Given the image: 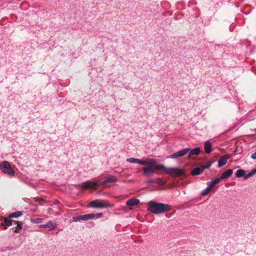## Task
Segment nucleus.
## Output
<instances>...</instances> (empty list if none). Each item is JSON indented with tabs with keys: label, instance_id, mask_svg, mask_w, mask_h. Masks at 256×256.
<instances>
[{
	"label": "nucleus",
	"instance_id": "obj_1",
	"mask_svg": "<svg viewBox=\"0 0 256 256\" xmlns=\"http://www.w3.org/2000/svg\"><path fill=\"white\" fill-rule=\"evenodd\" d=\"M147 210L149 212L154 214H160L169 211L171 208V206L164 204L161 202H158L154 201H150L147 204Z\"/></svg>",
	"mask_w": 256,
	"mask_h": 256
},
{
	"label": "nucleus",
	"instance_id": "obj_2",
	"mask_svg": "<svg viewBox=\"0 0 256 256\" xmlns=\"http://www.w3.org/2000/svg\"><path fill=\"white\" fill-rule=\"evenodd\" d=\"M152 162V164H148L150 166L148 167H145L143 168V172L144 174L148 176H150L153 174L155 171L154 170H162L164 168V165L162 164L154 165V161L152 160H150Z\"/></svg>",
	"mask_w": 256,
	"mask_h": 256
},
{
	"label": "nucleus",
	"instance_id": "obj_3",
	"mask_svg": "<svg viewBox=\"0 0 256 256\" xmlns=\"http://www.w3.org/2000/svg\"><path fill=\"white\" fill-rule=\"evenodd\" d=\"M162 170H163L165 174L172 176H180L184 174V170L178 168H166L164 166V168Z\"/></svg>",
	"mask_w": 256,
	"mask_h": 256
},
{
	"label": "nucleus",
	"instance_id": "obj_4",
	"mask_svg": "<svg viewBox=\"0 0 256 256\" xmlns=\"http://www.w3.org/2000/svg\"><path fill=\"white\" fill-rule=\"evenodd\" d=\"M0 170L3 173L7 174L10 176H13L15 174V172L12 168L8 161H4L0 163Z\"/></svg>",
	"mask_w": 256,
	"mask_h": 256
},
{
	"label": "nucleus",
	"instance_id": "obj_5",
	"mask_svg": "<svg viewBox=\"0 0 256 256\" xmlns=\"http://www.w3.org/2000/svg\"><path fill=\"white\" fill-rule=\"evenodd\" d=\"M89 206L92 208H112L113 206V205L108 204L105 200H98L91 201L89 204Z\"/></svg>",
	"mask_w": 256,
	"mask_h": 256
},
{
	"label": "nucleus",
	"instance_id": "obj_6",
	"mask_svg": "<svg viewBox=\"0 0 256 256\" xmlns=\"http://www.w3.org/2000/svg\"><path fill=\"white\" fill-rule=\"evenodd\" d=\"M126 161L130 163L138 164L144 166H146V164H152L153 163L150 159L148 158L140 160L134 158H128Z\"/></svg>",
	"mask_w": 256,
	"mask_h": 256
},
{
	"label": "nucleus",
	"instance_id": "obj_7",
	"mask_svg": "<svg viewBox=\"0 0 256 256\" xmlns=\"http://www.w3.org/2000/svg\"><path fill=\"white\" fill-rule=\"evenodd\" d=\"M93 216L92 214H88L74 216L72 219L74 222L86 221L93 219Z\"/></svg>",
	"mask_w": 256,
	"mask_h": 256
},
{
	"label": "nucleus",
	"instance_id": "obj_8",
	"mask_svg": "<svg viewBox=\"0 0 256 256\" xmlns=\"http://www.w3.org/2000/svg\"><path fill=\"white\" fill-rule=\"evenodd\" d=\"M188 152V150L185 148L182 150H179L171 155L167 156L168 158L175 159L178 157H180L186 155Z\"/></svg>",
	"mask_w": 256,
	"mask_h": 256
},
{
	"label": "nucleus",
	"instance_id": "obj_9",
	"mask_svg": "<svg viewBox=\"0 0 256 256\" xmlns=\"http://www.w3.org/2000/svg\"><path fill=\"white\" fill-rule=\"evenodd\" d=\"M82 188L86 189L91 188L96 190V187L98 186V182L94 181L87 180L82 184Z\"/></svg>",
	"mask_w": 256,
	"mask_h": 256
},
{
	"label": "nucleus",
	"instance_id": "obj_10",
	"mask_svg": "<svg viewBox=\"0 0 256 256\" xmlns=\"http://www.w3.org/2000/svg\"><path fill=\"white\" fill-rule=\"evenodd\" d=\"M57 226V224L53 222L52 220H50L46 224H42L39 226L41 228H48L49 230H52L55 229Z\"/></svg>",
	"mask_w": 256,
	"mask_h": 256
},
{
	"label": "nucleus",
	"instance_id": "obj_11",
	"mask_svg": "<svg viewBox=\"0 0 256 256\" xmlns=\"http://www.w3.org/2000/svg\"><path fill=\"white\" fill-rule=\"evenodd\" d=\"M188 150V156L189 158L193 156L198 155L200 152V148L199 147L195 148H194L192 149L190 148H186Z\"/></svg>",
	"mask_w": 256,
	"mask_h": 256
},
{
	"label": "nucleus",
	"instance_id": "obj_12",
	"mask_svg": "<svg viewBox=\"0 0 256 256\" xmlns=\"http://www.w3.org/2000/svg\"><path fill=\"white\" fill-rule=\"evenodd\" d=\"M230 156L229 155H226L221 156L218 160V168H220L222 166L225 165L226 164L228 160L230 158Z\"/></svg>",
	"mask_w": 256,
	"mask_h": 256
},
{
	"label": "nucleus",
	"instance_id": "obj_13",
	"mask_svg": "<svg viewBox=\"0 0 256 256\" xmlns=\"http://www.w3.org/2000/svg\"><path fill=\"white\" fill-rule=\"evenodd\" d=\"M233 173V170L232 169H228L224 172H223L218 178H220V180H221L226 179L229 178Z\"/></svg>",
	"mask_w": 256,
	"mask_h": 256
},
{
	"label": "nucleus",
	"instance_id": "obj_14",
	"mask_svg": "<svg viewBox=\"0 0 256 256\" xmlns=\"http://www.w3.org/2000/svg\"><path fill=\"white\" fill-rule=\"evenodd\" d=\"M220 182V178H215L213 179L212 180L208 182L206 184L208 187L211 190L212 189V188L214 186L217 184H218Z\"/></svg>",
	"mask_w": 256,
	"mask_h": 256
},
{
	"label": "nucleus",
	"instance_id": "obj_15",
	"mask_svg": "<svg viewBox=\"0 0 256 256\" xmlns=\"http://www.w3.org/2000/svg\"><path fill=\"white\" fill-rule=\"evenodd\" d=\"M118 181V178L115 176H112L111 177L108 178L102 181L100 183L102 185H104L107 182H114Z\"/></svg>",
	"mask_w": 256,
	"mask_h": 256
},
{
	"label": "nucleus",
	"instance_id": "obj_16",
	"mask_svg": "<svg viewBox=\"0 0 256 256\" xmlns=\"http://www.w3.org/2000/svg\"><path fill=\"white\" fill-rule=\"evenodd\" d=\"M139 203H140L139 200L136 198H132V199L128 200L126 202V205L128 206H134L138 205Z\"/></svg>",
	"mask_w": 256,
	"mask_h": 256
},
{
	"label": "nucleus",
	"instance_id": "obj_17",
	"mask_svg": "<svg viewBox=\"0 0 256 256\" xmlns=\"http://www.w3.org/2000/svg\"><path fill=\"white\" fill-rule=\"evenodd\" d=\"M204 150L206 154H209L212 152V144L209 141H206L204 145Z\"/></svg>",
	"mask_w": 256,
	"mask_h": 256
},
{
	"label": "nucleus",
	"instance_id": "obj_18",
	"mask_svg": "<svg viewBox=\"0 0 256 256\" xmlns=\"http://www.w3.org/2000/svg\"><path fill=\"white\" fill-rule=\"evenodd\" d=\"M22 212L20 211H16L14 212L10 213L8 214V218H16L22 216Z\"/></svg>",
	"mask_w": 256,
	"mask_h": 256
},
{
	"label": "nucleus",
	"instance_id": "obj_19",
	"mask_svg": "<svg viewBox=\"0 0 256 256\" xmlns=\"http://www.w3.org/2000/svg\"><path fill=\"white\" fill-rule=\"evenodd\" d=\"M202 172L201 168L198 167L193 169L191 172V174L193 176L199 175Z\"/></svg>",
	"mask_w": 256,
	"mask_h": 256
},
{
	"label": "nucleus",
	"instance_id": "obj_20",
	"mask_svg": "<svg viewBox=\"0 0 256 256\" xmlns=\"http://www.w3.org/2000/svg\"><path fill=\"white\" fill-rule=\"evenodd\" d=\"M246 174V171L242 169H239L238 170L236 173V176L237 178H242L243 177L244 179V176Z\"/></svg>",
	"mask_w": 256,
	"mask_h": 256
},
{
	"label": "nucleus",
	"instance_id": "obj_21",
	"mask_svg": "<svg viewBox=\"0 0 256 256\" xmlns=\"http://www.w3.org/2000/svg\"><path fill=\"white\" fill-rule=\"evenodd\" d=\"M4 224L6 226L4 227V230H6L8 226H10L12 225V222L14 223V220H12L8 219V218H4Z\"/></svg>",
	"mask_w": 256,
	"mask_h": 256
},
{
	"label": "nucleus",
	"instance_id": "obj_22",
	"mask_svg": "<svg viewBox=\"0 0 256 256\" xmlns=\"http://www.w3.org/2000/svg\"><path fill=\"white\" fill-rule=\"evenodd\" d=\"M212 162H211V161H209V162H206L203 164L201 166V168L202 170L208 168H209L212 166Z\"/></svg>",
	"mask_w": 256,
	"mask_h": 256
},
{
	"label": "nucleus",
	"instance_id": "obj_23",
	"mask_svg": "<svg viewBox=\"0 0 256 256\" xmlns=\"http://www.w3.org/2000/svg\"><path fill=\"white\" fill-rule=\"evenodd\" d=\"M210 190H211L207 186L202 192L200 195L202 196H206L210 192Z\"/></svg>",
	"mask_w": 256,
	"mask_h": 256
},
{
	"label": "nucleus",
	"instance_id": "obj_24",
	"mask_svg": "<svg viewBox=\"0 0 256 256\" xmlns=\"http://www.w3.org/2000/svg\"><path fill=\"white\" fill-rule=\"evenodd\" d=\"M30 221L33 224H38L42 222L43 221V219L40 218H30Z\"/></svg>",
	"mask_w": 256,
	"mask_h": 256
},
{
	"label": "nucleus",
	"instance_id": "obj_25",
	"mask_svg": "<svg viewBox=\"0 0 256 256\" xmlns=\"http://www.w3.org/2000/svg\"><path fill=\"white\" fill-rule=\"evenodd\" d=\"M92 214V216H94L93 219L99 218L102 217L103 216V214L102 212H100V213H98V214Z\"/></svg>",
	"mask_w": 256,
	"mask_h": 256
},
{
	"label": "nucleus",
	"instance_id": "obj_26",
	"mask_svg": "<svg viewBox=\"0 0 256 256\" xmlns=\"http://www.w3.org/2000/svg\"><path fill=\"white\" fill-rule=\"evenodd\" d=\"M14 224H16V226L20 229L22 228L23 223L22 222L14 220Z\"/></svg>",
	"mask_w": 256,
	"mask_h": 256
},
{
	"label": "nucleus",
	"instance_id": "obj_27",
	"mask_svg": "<svg viewBox=\"0 0 256 256\" xmlns=\"http://www.w3.org/2000/svg\"><path fill=\"white\" fill-rule=\"evenodd\" d=\"M12 230L15 233H19L20 232L21 229L19 228L17 226H16V227L12 228Z\"/></svg>",
	"mask_w": 256,
	"mask_h": 256
},
{
	"label": "nucleus",
	"instance_id": "obj_28",
	"mask_svg": "<svg viewBox=\"0 0 256 256\" xmlns=\"http://www.w3.org/2000/svg\"><path fill=\"white\" fill-rule=\"evenodd\" d=\"M252 176L253 175H252L251 171L250 172H249L247 174H245L244 180H246V179Z\"/></svg>",
	"mask_w": 256,
	"mask_h": 256
},
{
	"label": "nucleus",
	"instance_id": "obj_29",
	"mask_svg": "<svg viewBox=\"0 0 256 256\" xmlns=\"http://www.w3.org/2000/svg\"><path fill=\"white\" fill-rule=\"evenodd\" d=\"M252 172V175L254 174H256V168H254L253 170H251Z\"/></svg>",
	"mask_w": 256,
	"mask_h": 256
},
{
	"label": "nucleus",
	"instance_id": "obj_30",
	"mask_svg": "<svg viewBox=\"0 0 256 256\" xmlns=\"http://www.w3.org/2000/svg\"><path fill=\"white\" fill-rule=\"evenodd\" d=\"M60 202L58 201V200H56L54 202V204H59Z\"/></svg>",
	"mask_w": 256,
	"mask_h": 256
},
{
	"label": "nucleus",
	"instance_id": "obj_31",
	"mask_svg": "<svg viewBox=\"0 0 256 256\" xmlns=\"http://www.w3.org/2000/svg\"><path fill=\"white\" fill-rule=\"evenodd\" d=\"M90 224H91V225L92 226H94V225H95L94 223V222H90Z\"/></svg>",
	"mask_w": 256,
	"mask_h": 256
},
{
	"label": "nucleus",
	"instance_id": "obj_32",
	"mask_svg": "<svg viewBox=\"0 0 256 256\" xmlns=\"http://www.w3.org/2000/svg\"><path fill=\"white\" fill-rule=\"evenodd\" d=\"M158 182L162 181V179L161 178H158Z\"/></svg>",
	"mask_w": 256,
	"mask_h": 256
}]
</instances>
